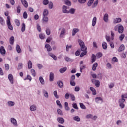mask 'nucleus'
<instances>
[{
  "label": "nucleus",
  "instance_id": "obj_37",
  "mask_svg": "<svg viewBox=\"0 0 127 127\" xmlns=\"http://www.w3.org/2000/svg\"><path fill=\"white\" fill-rule=\"evenodd\" d=\"M102 47L103 49H106V48H108V44H107V43L104 42L102 43Z\"/></svg>",
  "mask_w": 127,
  "mask_h": 127
},
{
  "label": "nucleus",
  "instance_id": "obj_46",
  "mask_svg": "<svg viewBox=\"0 0 127 127\" xmlns=\"http://www.w3.org/2000/svg\"><path fill=\"white\" fill-rule=\"evenodd\" d=\"M15 23L16 25H17V26H20V22L19 21V20H18V19H15Z\"/></svg>",
  "mask_w": 127,
  "mask_h": 127
},
{
  "label": "nucleus",
  "instance_id": "obj_47",
  "mask_svg": "<svg viewBox=\"0 0 127 127\" xmlns=\"http://www.w3.org/2000/svg\"><path fill=\"white\" fill-rule=\"evenodd\" d=\"M80 108H81L83 110H86V106L84 104L80 103L79 104Z\"/></svg>",
  "mask_w": 127,
  "mask_h": 127
},
{
  "label": "nucleus",
  "instance_id": "obj_18",
  "mask_svg": "<svg viewBox=\"0 0 127 127\" xmlns=\"http://www.w3.org/2000/svg\"><path fill=\"white\" fill-rule=\"evenodd\" d=\"M90 89L91 92H92L93 95H94V96H95V95H97V91H96V89L94 88V87H90Z\"/></svg>",
  "mask_w": 127,
  "mask_h": 127
},
{
  "label": "nucleus",
  "instance_id": "obj_17",
  "mask_svg": "<svg viewBox=\"0 0 127 127\" xmlns=\"http://www.w3.org/2000/svg\"><path fill=\"white\" fill-rule=\"evenodd\" d=\"M60 73L61 74H63V73H65L67 71V67H65L64 68H62L60 69Z\"/></svg>",
  "mask_w": 127,
  "mask_h": 127
},
{
  "label": "nucleus",
  "instance_id": "obj_36",
  "mask_svg": "<svg viewBox=\"0 0 127 127\" xmlns=\"http://www.w3.org/2000/svg\"><path fill=\"white\" fill-rule=\"evenodd\" d=\"M21 31L22 32L25 31V24L24 23L22 24Z\"/></svg>",
  "mask_w": 127,
  "mask_h": 127
},
{
  "label": "nucleus",
  "instance_id": "obj_14",
  "mask_svg": "<svg viewBox=\"0 0 127 127\" xmlns=\"http://www.w3.org/2000/svg\"><path fill=\"white\" fill-rule=\"evenodd\" d=\"M119 33H123L124 32V27L122 25H120L118 28Z\"/></svg>",
  "mask_w": 127,
  "mask_h": 127
},
{
  "label": "nucleus",
  "instance_id": "obj_4",
  "mask_svg": "<svg viewBox=\"0 0 127 127\" xmlns=\"http://www.w3.org/2000/svg\"><path fill=\"white\" fill-rule=\"evenodd\" d=\"M118 102L119 103V106L120 108L121 109H124V108H125V104H124L125 101H121V99H119Z\"/></svg>",
  "mask_w": 127,
  "mask_h": 127
},
{
  "label": "nucleus",
  "instance_id": "obj_34",
  "mask_svg": "<svg viewBox=\"0 0 127 127\" xmlns=\"http://www.w3.org/2000/svg\"><path fill=\"white\" fill-rule=\"evenodd\" d=\"M23 67V64H22V63H19L17 70H21V69H22Z\"/></svg>",
  "mask_w": 127,
  "mask_h": 127
},
{
  "label": "nucleus",
  "instance_id": "obj_28",
  "mask_svg": "<svg viewBox=\"0 0 127 127\" xmlns=\"http://www.w3.org/2000/svg\"><path fill=\"white\" fill-rule=\"evenodd\" d=\"M0 23L1 24V25H4V24H5L4 19H3L2 17H0Z\"/></svg>",
  "mask_w": 127,
  "mask_h": 127
},
{
  "label": "nucleus",
  "instance_id": "obj_42",
  "mask_svg": "<svg viewBox=\"0 0 127 127\" xmlns=\"http://www.w3.org/2000/svg\"><path fill=\"white\" fill-rule=\"evenodd\" d=\"M75 11H76V10L74 8H71L68 11L69 13H71V14H74L75 13Z\"/></svg>",
  "mask_w": 127,
  "mask_h": 127
},
{
  "label": "nucleus",
  "instance_id": "obj_45",
  "mask_svg": "<svg viewBox=\"0 0 127 127\" xmlns=\"http://www.w3.org/2000/svg\"><path fill=\"white\" fill-rule=\"evenodd\" d=\"M56 104L58 106H59V108L62 109V105H61V103H60V101L59 100L56 101Z\"/></svg>",
  "mask_w": 127,
  "mask_h": 127
},
{
  "label": "nucleus",
  "instance_id": "obj_40",
  "mask_svg": "<svg viewBox=\"0 0 127 127\" xmlns=\"http://www.w3.org/2000/svg\"><path fill=\"white\" fill-rule=\"evenodd\" d=\"M94 0H89L88 3H87V5L88 6H91L92 4H93V3L94 2Z\"/></svg>",
  "mask_w": 127,
  "mask_h": 127
},
{
  "label": "nucleus",
  "instance_id": "obj_48",
  "mask_svg": "<svg viewBox=\"0 0 127 127\" xmlns=\"http://www.w3.org/2000/svg\"><path fill=\"white\" fill-rule=\"evenodd\" d=\"M23 17L24 18V19H26L28 17L27 12L26 11H25L23 14Z\"/></svg>",
  "mask_w": 127,
  "mask_h": 127
},
{
  "label": "nucleus",
  "instance_id": "obj_5",
  "mask_svg": "<svg viewBox=\"0 0 127 127\" xmlns=\"http://www.w3.org/2000/svg\"><path fill=\"white\" fill-rule=\"evenodd\" d=\"M57 121L60 124H64L65 123V120L62 117L58 118Z\"/></svg>",
  "mask_w": 127,
  "mask_h": 127
},
{
  "label": "nucleus",
  "instance_id": "obj_54",
  "mask_svg": "<svg viewBox=\"0 0 127 127\" xmlns=\"http://www.w3.org/2000/svg\"><path fill=\"white\" fill-rule=\"evenodd\" d=\"M124 38H125V34H122L119 36V39H120V40H121V41H122L123 40V39H124Z\"/></svg>",
  "mask_w": 127,
  "mask_h": 127
},
{
  "label": "nucleus",
  "instance_id": "obj_59",
  "mask_svg": "<svg viewBox=\"0 0 127 127\" xmlns=\"http://www.w3.org/2000/svg\"><path fill=\"white\" fill-rule=\"evenodd\" d=\"M70 85L73 87H75V86H76V83H75V81H74V80H70Z\"/></svg>",
  "mask_w": 127,
  "mask_h": 127
},
{
  "label": "nucleus",
  "instance_id": "obj_35",
  "mask_svg": "<svg viewBox=\"0 0 127 127\" xmlns=\"http://www.w3.org/2000/svg\"><path fill=\"white\" fill-rule=\"evenodd\" d=\"M43 16H47L48 15V10L47 9H45L43 12Z\"/></svg>",
  "mask_w": 127,
  "mask_h": 127
},
{
  "label": "nucleus",
  "instance_id": "obj_29",
  "mask_svg": "<svg viewBox=\"0 0 127 127\" xmlns=\"http://www.w3.org/2000/svg\"><path fill=\"white\" fill-rule=\"evenodd\" d=\"M57 84L59 88H63V82L61 81H59L57 82Z\"/></svg>",
  "mask_w": 127,
  "mask_h": 127
},
{
  "label": "nucleus",
  "instance_id": "obj_23",
  "mask_svg": "<svg viewBox=\"0 0 127 127\" xmlns=\"http://www.w3.org/2000/svg\"><path fill=\"white\" fill-rule=\"evenodd\" d=\"M122 21V19L120 18H117L114 20V23H119V22H121Z\"/></svg>",
  "mask_w": 127,
  "mask_h": 127
},
{
  "label": "nucleus",
  "instance_id": "obj_9",
  "mask_svg": "<svg viewBox=\"0 0 127 127\" xmlns=\"http://www.w3.org/2000/svg\"><path fill=\"white\" fill-rule=\"evenodd\" d=\"M11 123L14 125V126H15V127H17V121H16V119L11 118Z\"/></svg>",
  "mask_w": 127,
  "mask_h": 127
},
{
  "label": "nucleus",
  "instance_id": "obj_41",
  "mask_svg": "<svg viewBox=\"0 0 127 127\" xmlns=\"http://www.w3.org/2000/svg\"><path fill=\"white\" fill-rule=\"evenodd\" d=\"M31 73L33 77H35V76L36 75V73L35 72V70H34L33 69H32L31 70Z\"/></svg>",
  "mask_w": 127,
  "mask_h": 127
},
{
  "label": "nucleus",
  "instance_id": "obj_43",
  "mask_svg": "<svg viewBox=\"0 0 127 127\" xmlns=\"http://www.w3.org/2000/svg\"><path fill=\"white\" fill-rule=\"evenodd\" d=\"M73 120H74V121H76V122H80V121H81V119H80V117L79 116H75L73 117Z\"/></svg>",
  "mask_w": 127,
  "mask_h": 127
},
{
  "label": "nucleus",
  "instance_id": "obj_32",
  "mask_svg": "<svg viewBox=\"0 0 127 127\" xmlns=\"http://www.w3.org/2000/svg\"><path fill=\"white\" fill-rule=\"evenodd\" d=\"M49 55L51 56V57H52L54 60H56L57 59V57H56V56H55L54 54H52V53H49Z\"/></svg>",
  "mask_w": 127,
  "mask_h": 127
},
{
  "label": "nucleus",
  "instance_id": "obj_1",
  "mask_svg": "<svg viewBox=\"0 0 127 127\" xmlns=\"http://www.w3.org/2000/svg\"><path fill=\"white\" fill-rule=\"evenodd\" d=\"M78 42L80 46L81 51H83L82 52L80 55V57H84L85 55H87L88 52L87 51V47L85 46V43L81 39L78 40Z\"/></svg>",
  "mask_w": 127,
  "mask_h": 127
},
{
  "label": "nucleus",
  "instance_id": "obj_52",
  "mask_svg": "<svg viewBox=\"0 0 127 127\" xmlns=\"http://www.w3.org/2000/svg\"><path fill=\"white\" fill-rule=\"evenodd\" d=\"M43 3L44 5H47V4L49 3V1H48V0H44L43 1Z\"/></svg>",
  "mask_w": 127,
  "mask_h": 127
},
{
  "label": "nucleus",
  "instance_id": "obj_19",
  "mask_svg": "<svg viewBox=\"0 0 127 127\" xmlns=\"http://www.w3.org/2000/svg\"><path fill=\"white\" fill-rule=\"evenodd\" d=\"M97 67H98V63H95L92 65V70L96 71Z\"/></svg>",
  "mask_w": 127,
  "mask_h": 127
},
{
  "label": "nucleus",
  "instance_id": "obj_13",
  "mask_svg": "<svg viewBox=\"0 0 127 127\" xmlns=\"http://www.w3.org/2000/svg\"><path fill=\"white\" fill-rule=\"evenodd\" d=\"M96 60H97L96 56L95 55V54H92V56H91V62H92V63H94V62H95V61H96Z\"/></svg>",
  "mask_w": 127,
  "mask_h": 127
},
{
  "label": "nucleus",
  "instance_id": "obj_2",
  "mask_svg": "<svg viewBox=\"0 0 127 127\" xmlns=\"http://www.w3.org/2000/svg\"><path fill=\"white\" fill-rule=\"evenodd\" d=\"M6 22H7V25L8 26L9 29H10V30H13V27L12 26V25H11V23L10 22V16H8L7 17Z\"/></svg>",
  "mask_w": 127,
  "mask_h": 127
},
{
  "label": "nucleus",
  "instance_id": "obj_21",
  "mask_svg": "<svg viewBox=\"0 0 127 127\" xmlns=\"http://www.w3.org/2000/svg\"><path fill=\"white\" fill-rule=\"evenodd\" d=\"M96 23H97V17H94L92 20V26H95V25H96Z\"/></svg>",
  "mask_w": 127,
  "mask_h": 127
},
{
  "label": "nucleus",
  "instance_id": "obj_25",
  "mask_svg": "<svg viewBox=\"0 0 127 127\" xmlns=\"http://www.w3.org/2000/svg\"><path fill=\"white\" fill-rule=\"evenodd\" d=\"M124 50H125V46L124 45H121L118 49V51L119 52H121Z\"/></svg>",
  "mask_w": 127,
  "mask_h": 127
},
{
  "label": "nucleus",
  "instance_id": "obj_6",
  "mask_svg": "<svg viewBox=\"0 0 127 127\" xmlns=\"http://www.w3.org/2000/svg\"><path fill=\"white\" fill-rule=\"evenodd\" d=\"M49 81L50 82H53L54 81V74L52 72H50V73Z\"/></svg>",
  "mask_w": 127,
  "mask_h": 127
},
{
  "label": "nucleus",
  "instance_id": "obj_27",
  "mask_svg": "<svg viewBox=\"0 0 127 127\" xmlns=\"http://www.w3.org/2000/svg\"><path fill=\"white\" fill-rule=\"evenodd\" d=\"M31 68H32V62L30 60L28 62V68L31 69Z\"/></svg>",
  "mask_w": 127,
  "mask_h": 127
},
{
  "label": "nucleus",
  "instance_id": "obj_8",
  "mask_svg": "<svg viewBox=\"0 0 127 127\" xmlns=\"http://www.w3.org/2000/svg\"><path fill=\"white\" fill-rule=\"evenodd\" d=\"M0 52L2 55H4L6 53L5 51V49H4V47L3 46H1L0 49Z\"/></svg>",
  "mask_w": 127,
  "mask_h": 127
},
{
  "label": "nucleus",
  "instance_id": "obj_56",
  "mask_svg": "<svg viewBox=\"0 0 127 127\" xmlns=\"http://www.w3.org/2000/svg\"><path fill=\"white\" fill-rule=\"evenodd\" d=\"M54 96H55L56 99L59 98V96L57 95V91L55 90L54 91Z\"/></svg>",
  "mask_w": 127,
  "mask_h": 127
},
{
  "label": "nucleus",
  "instance_id": "obj_15",
  "mask_svg": "<svg viewBox=\"0 0 127 127\" xmlns=\"http://www.w3.org/2000/svg\"><path fill=\"white\" fill-rule=\"evenodd\" d=\"M68 7L67 6H63V12L64 13H69V11L67 10Z\"/></svg>",
  "mask_w": 127,
  "mask_h": 127
},
{
  "label": "nucleus",
  "instance_id": "obj_63",
  "mask_svg": "<svg viewBox=\"0 0 127 127\" xmlns=\"http://www.w3.org/2000/svg\"><path fill=\"white\" fill-rule=\"evenodd\" d=\"M87 1V0H78L79 3H85Z\"/></svg>",
  "mask_w": 127,
  "mask_h": 127
},
{
  "label": "nucleus",
  "instance_id": "obj_3",
  "mask_svg": "<svg viewBox=\"0 0 127 127\" xmlns=\"http://www.w3.org/2000/svg\"><path fill=\"white\" fill-rule=\"evenodd\" d=\"M92 82L94 83H94L95 84V86L97 88H99V87H100V81L98 80H95V79H92Z\"/></svg>",
  "mask_w": 127,
  "mask_h": 127
},
{
  "label": "nucleus",
  "instance_id": "obj_20",
  "mask_svg": "<svg viewBox=\"0 0 127 127\" xmlns=\"http://www.w3.org/2000/svg\"><path fill=\"white\" fill-rule=\"evenodd\" d=\"M9 42L11 45H13L14 43V37L12 36L10 38Z\"/></svg>",
  "mask_w": 127,
  "mask_h": 127
},
{
  "label": "nucleus",
  "instance_id": "obj_51",
  "mask_svg": "<svg viewBox=\"0 0 127 127\" xmlns=\"http://www.w3.org/2000/svg\"><path fill=\"white\" fill-rule=\"evenodd\" d=\"M70 97L71 98L72 101H75V95L73 94H69Z\"/></svg>",
  "mask_w": 127,
  "mask_h": 127
},
{
  "label": "nucleus",
  "instance_id": "obj_7",
  "mask_svg": "<svg viewBox=\"0 0 127 127\" xmlns=\"http://www.w3.org/2000/svg\"><path fill=\"white\" fill-rule=\"evenodd\" d=\"M11 84H12V85H13V76L12 75V74H9L8 75V77Z\"/></svg>",
  "mask_w": 127,
  "mask_h": 127
},
{
  "label": "nucleus",
  "instance_id": "obj_22",
  "mask_svg": "<svg viewBox=\"0 0 127 127\" xmlns=\"http://www.w3.org/2000/svg\"><path fill=\"white\" fill-rule=\"evenodd\" d=\"M79 30H79V29H77V28L73 29L72 30V36H74V35H75L76 33H77V32H78Z\"/></svg>",
  "mask_w": 127,
  "mask_h": 127
},
{
  "label": "nucleus",
  "instance_id": "obj_24",
  "mask_svg": "<svg viewBox=\"0 0 127 127\" xmlns=\"http://www.w3.org/2000/svg\"><path fill=\"white\" fill-rule=\"evenodd\" d=\"M45 47L47 49V51H51L52 50V48H51V46H50V45L49 44H46L45 45Z\"/></svg>",
  "mask_w": 127,
  "mask_h": 127
},
{
  "label": "nucleus",
  "instance_id": "obj_64",
  "mask_svg": "<svg viewBox=\"0 0 127 127\" xmlns=\"http://www.w3.org/2000/svg\"><path fill=\"white\" fill-rule=\"evenodd\" d=\"M20 6H18L17 8V13H20Z\"/></svg>",
  "mask_w": 127,
  "mask_h": 127
},
{
  "label": "nucleus",
  "instance_id": "obj_31",
  "mask_svg": "<svg viewBox=\"0 0 127 127\" xmlns=\"http://www.w3.org/2000/svg\"><path fill=\"white\" fill-rule=\"evenodd\" d=\"M36 108H37L36 106L32 105L30 107V111H36Z\"/></svg>",
  "mask_w": 127,
  "mask_h": 127
},
{
  "label": "nucleus",
  "instance_id": "obj_39",
  "mask_svg": "<svg viewBox=\"0 0 127 127\" xmlns=\"http://www.w3.org/2000/svg\"><path fill=\"white\" fill-rule=\"evenodd\" d=\"M15 103L13 101H8V105L9 107H12L14 105H15Z\"/></svg>",
  "mask_w": 127,
  "mask_h": 127
},
{
  "label": "nucleus",
  "instance_id": "obj_58",
  "mask_svg": "<svg viewBox=\"0 0 127 127\" xmlns=\"http://www.w3.org/2000/svg\"><path fill=\"white\" fill-rule=\"evenodd\" d=\"M43 94H44V97H45L46 98H48V93L46 91L44 90Z\"/></svg>",
  "mask_w": 127,
  "mask_h": 127
},
{
  "label": "nucleus",
  "instance_id": "obj_62",
  "mask_svg": "<svg viewBox=\"0 0 127 127\" xmlns=\"http://www.w3.org/2000/svg\"><path fill=\"white\" fill-rule=\"evenodd\" d=\"M24 80H29V81H31V80H32V78H31V76H30V75H28L27 76V78H25Z\"/></svg>",
  "mask_w": 127,
  "mask_h": 127
},
{
  "label": "nucleus",
  "instance_id": "obj_61",
  "mask_svg": "<svg viewBox=\"0 0 127 127\" xmlns=\"http://www.w3.org/2000/svg\"><path fill=\"white\" fill-rule=\"evenodd\" d=\"M46 33L47 35H50V29H49V28L46 29Z\"/></svg>",
  "mask_w": 127,
  "mask_h": 127
},
{
  "label": "nucleus",
  "instance_id": "obj_10",
  "mask_svg": "<svg viewBox=\"0 0 127 127\" xmlns=\"http://www.w3.org/2000/svg\"><path fill=\"white\" fill-rule=\"evenodd\" d=\"M21 1L24 7L26 8L28 7V3H27V1H26L25 0H21Z\"/></svg>",
  "mask_w": 127,
  "mask_h": 127
},
{
  "label": "nucleus",
  "instance_id": "obj_60",
  "mask_svg": "<svg viewBox=\"0 0 127 127\" xmlns=\"http://www.w3.org/2000/svg\"><path fill=\"white\" fill-rule=\"evenodd\" d=\"M37 29L38 31H39V32H41V27L38 24L37 25Z\"/></svg>",
  "mask_w": 127,
  "mask_h": 127
},
{
  "label": "nucleus",
  "instance_id": "obj_57",
  "mask_svg": "<svg viewBox=\"0 0 127 127\" xmlns=\"http://www.w3.org/2000/svg\"><path fill=\"white\" fill-rule=\"evenodd\" d=\"M5 69L6 71H8L9 70V65H8V64H5Z\"/></svg>",
  "mask_w": 127,
  "mask_h": 127
},
{
  "label": "nucleus",
  "instance_id": "obj_16",
  "mask_svg": "<svg viewBox=\"0 0 127 127\" xmlns=\"http://www.w3.org/2000/svg\"><path fill=\"white\" fill-rule=\"evenodd\" d=\"M103 20L105 22H107L109 20V15L108 14H105L103 16Z\"/></svg>",
  "mask_w": 127,
  "mask_h": 127
},
{
  "label": "nucleus",
  "instance_id": "obj_33",
  "mask_svg": "<svg viewBox=\"0 0 127 127\" xmlns=\"http://www.w3.org/2000/svg\"><path fill=\"white\" fill-rule=\"evenodd\" d=\"M98 3H99V0H97L92 5V8H95V7H96V6L98 5Z\"/></svg>",
  "mask_w": 127,
  "mask_h": 127
},
{
  "label": "nucleus",
  "instance_id": "obj_38",
  "mask_svg": "<svg viewBox=\"0 0 127 127\" xmlns=\"http://www.w3.org/2000/svg\"><path fill=\"white\" fill-rule=\"evenodd\" d=\"M97 58H101L103 56V54L101 52L97 53L96 55Z\"/></svg>",
  "mask_w": 127,
  "mask_h": 127
},
{
  "label": "nucleus",
  "instance_id": "obj_12",
  "mask_svg": "<svg viewBox=\"0 0 127 127\" xmlns=\"http://www.w3.org/2000/svg\"><path fill=\"white\" fill-rule=\"evenodd\" d=\"M125 99H127V94H122L121 95V99H120V100H121V101H122L123 102H125L126 101V100Z\"/></svg>",
  "mask_w": 127,
  "mask_h": 127
},
{
  "label": "nucleus",
  "instance_id": "obj_26",
  "mask_svg": "<svg viewBox=\"0 0 127 127\" xmlns=\"http://www.w3.org/2000/svg\"><path fill=\"white\" fill-rule=\"evenodd\" d=\"M16 49L18 53H21V49L20 48V46L19 45H17Z\"/></svg>",
  "mask_w": 127,
  "mask_h": 127
},
{
  "label": "nucleus",
  "instance_id": "obj_44",
  "mask_svg": "<svg viewBox=\"0 0 127 127\" xmlns=\"http://www.w3.org/2000/svg\"><path fill=\"white\" fill-rule=\"evenodd\" d=\"M39 81L42 85H44V79H43L42 77L40 76L39 77Z\"/></svg>",
  "mask_w": 127,
  "mask_h": 127
},
{
  "label": "nucleus",
  "instance_id": "obj_55",
  "mask_svg": "<svg viewBox=\"0 0 127 127\" xmlns=\"http://www.w3.org/2000/svg\"><path fill=\"white\" fill-rule=\"evenodd\" d=\"M65 3L66 4V5H69V6L71 5V2L68 0H66L65 1Z\"/></svg>",
  "mask_w": 127,
  "mask_h": 127
},
{
  "label": "nucleus",
  "instance_id": "obj_50",
  "mask_svg": "<svg viewBox=\"0 0 127 127\" xmlns=\"http://www.w3.org/2000/svg\"><path fill=\"white\" fill-rule=\"evenodd\" d=\"M72 107L74 109H76V110H79V108L78 107V105H77V103H73L72 104Z\"/></svg>",
  "mask_w": 127,
  "mask_h": 127
},
{
  "label": "nucleus",
  "instance_id": "obj_30",
  "mask_svg": "<svg viewBox=\"0 0 127 127\" xmlns=\"http://www.w3.org/2000/svg\"><path fill=\"white\" fill-rule=\"evenodd\" d=\"M99 101H101V103H103V99L102 98L98 97L95 98V102L96 103H99Z\"/></svg>",
  "mask_w": 127,
  "mask_h": 127
},
{
  "label": "nucleus",
  "instance_id": "obj_11",
  "mask_svg": "<svg viewBox=\"0 0 127 127\" xmlns=\"http://www.w3.org/2000/svg\"><path fill=\"white\" fill-rule=\"evenodd\" d=\"M65 33H66V29H65V28H63L60 34V37H63Z\"/></svg>",
  "mask_w": 127,
  "mask_h": 127
},
{
  "label": "nucleus",
  "instance_id": "obj_53",
  "mask_svg": "<svg viewBox=\"0 0 127 127\" xmlns=\"http://www.w3.org/2000/svg\"><path fill=\"white\" fill-rule=\"evenodd\" d=\"M39 38H40V39H44V38H45V35H44V34H40Z\"/></svg>",
  "mask_w": 127,
  "mask_h": 127
},
{
  "label": "nucleus",
  "instance_id": "obj_49",
  "mask_svg": "<svg viewBox=\"0 0 127 127\" xmlns=\"http://www.w3.org/2000/svg\"><path fill=\"white\" fill-rule=\"evenodd\" d=\"M43 20L45 22H48V17H47V16H44L43 18Z\"/></svg>",
  "mask_w": 127,
  "mask_h": 127
}]
</instances>
